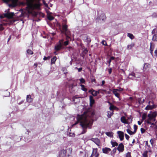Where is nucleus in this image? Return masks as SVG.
I'll return each instance as SVG.
<instances>
[{
	"mask_svg": "<svg viewBox=\"0 0 157 157\" xmlns=\"http://www.w3.org/2000/svg\"><path fill=\"white\" fill-rule=\"evenodd\" d=\"M113 92L116 97L118 98H119V94L117 92L116 89H114Z\"/></svg>",
	"mask_w": 157,
	"mask_h": 157,
	"instance_id": "412c9836",
	"label": "nucleus"
},
{
	"mask_svg": "<svg viewBox=\"0 0 157 157\" xmlns=\"http://www.w3.org/2000/svg\"><path fill=\"white\" fill-rule=\"evenodd\" d=\"M80 97H77V96H75L73 98V101L75 103H77L80 102L79 98Z\"/></svg>",
	"mask_w": 157,
	"mask_h": 157,
	"instance_id": "4468645a",
	"label": "nucleus"
},
{
	"mask_svg": "<svg viewBox=\"0 0 157 157\" xmlns=\"http://www.w3.org/2000/svg\"><path fill=\"white\" fill-rule=\"evenodd\" d=\"M132 117L131 116H130L127 118L126 119L127 124H129L131 123L132 121Z\"/></svg>",
	"mask_w": 157,
	"mask_h": 157,
	"instance_id": "6ab92c4d",
	"label": "nucleus"
},
{
	"mask_svg": "<svg viewBox=\"0 0 157 157\" xmlns=\"http://www.w3.org/2000/svg\"><path fill=\"white\" fill-rule=\"evenodd\" d=\"M27 54L30 55H32L33 54V51L30 49H28L27 50Z\"/></svg>",
	"mask_w": 157,
	"mask_h": 157,
	"instance_id": "f704fd0d",
	"label": "nucleus"
},
{
	"mask_svg": "<svg viewBox=\"0 0 157 157\" xmlns=\"http://www.w3.org/2000/svg\"><path fill=\"white\" fill-rule=\"evenodd\" d=\"M89 140L94 142L98 146H99L100 144V141L98 138H92Z\"/></svg>",
	"mask_w": 157,
	"mask_h": 157,
	"instance_id": "6e6552de",
	"label": "nucleus"
},
{
	"mask_svg": "<svg viewBox=\"0 0 157 157\" xmlns=\"http://www.w3.org/2000/svg\"><path fill=\"white\" fill-rule=\"evenodd\" d=\"M117 134H118L119 137L121 141L122 140L124 139V132L121 131H118Z\"/></svg>",
	"mask_w": 157,
	"mask_h": 157,
	"instance_id": "9d476101",
	"label": "nucleus"
},
{
	"mask_svg": "<svg viewBox=\"0 0 157 157\" xmlns=\"http://www.w3.org/2000/svg\"><path fill=\"white\" fill-rule=\"evenodd\" d=\"M78 71L79 72H80L81 71V70H82V68H78Z\"/></svg>",
	"mask_w": 157,
	"mask_h": 157,
	"instance_id": "e2e57ef3",
	"label": "nucleus"
},
{
	"mask_svg": "<svg viewBox=\"0 0 157 157\" xmlns=\"http://www.w3.org/2000/svg\"><path fill=\"white\" fill-rule=\"evenodd\" d=\"M75 85L74 86V85L73 84H72L70 87V88L71 89V90H72V89H74V87H75Z\"/></svg>",
	"mask_w": 157,
	"mask_h": 157,
	"instance_id": "864d4df0",
	"label": "nucleus"
},
{
	"mask_svg": "<svg viewBox=\"0 0 157 157\" xmlns=\"http://www.w3.org/2000/svg\"><path fill=\"white\" fill-rule=\"evenodd\" d=\"M115 57H114L112 56L110 58V59L112 60H114L115 59Z\"/></svg>",
	"mask_w": 157,
	"mask_h": 157,
	"instance_id": "13d9d810",
	"label": "nucleus"
},
{
	"mask_svg": "<svg viewBox=\"0 0 157 157\" xmlns=\"http://www.w3.org/2000/svg\"><path fill=\"white\" fill-rule=\"evenodd\" d=\"M113 113V111H112V112L110 111H108V114H107L108 117L109 118H110L111 117V116L112 115Z\"/></svg>",
	"mask_w": 157,
	"mask_h": 157,
	"instance_id": "c756f323",
	"label": "nucleus"
},
{
	"mask_svg": "<svg viewBox=\"0 0 157 157\" xmlns=\"http://www.w3.org/2000/svg\"><path fill=\"white\" fill-rule=\"evenodd\" d=\"M79 80L80 81V83H83L85 82V80L82 78L80 79Z\"/></svg>",
	"mask_w": 157,
	"mask_h": 157,
	"instance_id": "c03bdc74",
	"label": "nucleus"
},
{
	"mask_svg": "<svg viewBox=\"0 0 157 157\" xmlns=\"http://www.w3.org/2000/svg\"><path fill=\"white\" fill-rule=\"evenodd\" d=\"M49 58L48 57H44V60H47V59H48Z\"/></svg>",
	"mask_w": 157,
	"mask_h": 157,
	"instance_id": "bf43d9fd",
	"label": "nucleus"
},
{
	"mask_svg": "<svg viewBox=\"0 0 157 157\" xmlns=\"http://www.w3.org/2000/svg\"><path fill=\"white\" fill-rule=\"evenodd\" d=\"M156 107V105H147L145 109L146 110H151Z\"/></svg>",
	"mask_w": 157,
	"mask_h": 157,
	"instance_id": "f8f14e48",
	"label": "nucleus"
},
{
	"mask_svg": "<svg viewBox=\"0 0 157 157\" xmlns=\"http://www.w3.org/2000/svg\"><path fill=\"white\" fill-rule=\"evenodd\" d=\"M111 151V149L108 147H105L102 149L103 152L105 154H108Z\"/></svg>",
	"mask_w": 157,
	"mask_h": 157,
	"instance_id": "dca6fc26",
	"label": "nucleus"
},
{
	"mask_svg": "<svg viewBox=\"0 0 157 157\" xmlns=\"http://www.w3.org/2000/svg\"><path fill=\"white\" fill-rule=\"evenodd\" d=\"M106 135L110 137H112L113 136V133L112 132H105Z\"/></svg>",
	"mask_w": 157,
	"mask_h": 157,
	"instance_id": "4be33fe9",
	"label": "nucleus"
},
{
	"mask_svg": "<svg viewBox=\"0 0 157 157\" xmlns=\"http://www.w3.org/2000/svg\"><path fill=\"white\" fill-rule=\"evenodd\" d=\"M105 81H104V80H103V81H102V84H101V86H102V85H103L105 84Z\"/></svg>",
	"mask_w": 157,
	"mask_h": 157,
	"instance_id": "680f3d73",
	"label": "nucleus"
},
{
	"mask_svg": "<svg viewBox=\"0 0 157 157\" xmlns=\"http://www.w3.org/2000/svg\"><path fill=\"white\" fill-rule=\"evenodd\" d=\"M90 104L91 105H93L94 102V101L93 98V97L92 96H90Z\"/></svg>",
	"mask_w": 157,
	"mask_h": 157,
	"instance_id": "393cba45",
	"label": "nucleus"
},
{
	"mask_svg": "<svg viewBox=\"0 0 157 157\" xmlns=\"http://www.w3.org/2000/svg\"><path fill=\"white\" fill-rule=\"evenodd\" d=\"M63 40L62 39L59 40V42L57 43L55 46V49L56 51L54 52V53L56 55H57L56 51H59L63 48Z\"/></svg>",
	"mask_w": 157,
	"mask_h": 157,
	"instance_id": "423d86ee",
	"label": "nucleus"
},
{
	"mask_svg": "<svg viewBox=\"0 0 157 157\" xmlns=\"http://www.w3.org/2000/svg\"><path fill=\"white\" fill-rule=\"evenodd\" d=\"M43 3H44V4L45 5V6H48V5H47V4L44 1H43Z\"/></svg>",
	"mask_w": 157,
	"mask_h": 157,
	"instance_id": "0e129e2a",
	"label": "nucleus"
},
{
	"mask_svg": "<svg viewBox=\"0 0 157 157\" xmlns=\"http://www.w3.org/2000/svg\"><path fill=\"white\" fill-rule=\"evenodd\" d=\"M134 46V44H132L130 45H128L127 46V49H131Z\"/></svg>",
	"mask_w": 157,
	"mask_h": 157,
	"instance_id": "2f4dec72",
	"label": "nucleus"
},
{
	"mask_svg": "<svg viewBox=\"0 0 157 157\" xmlns=\"http://www.w3.org/2000/svg\"><path fill=\"white\" fill-rule=\"evenodd\" d=\"M150 66V65L147 63H145L144 67V70H146L147 68L148 67Z\"/></svg>",
	"mask_w": 157,
	"mask_h": 157,
	"instance_id": "7c9ffc66",
	"label": "nucleus"
},
{
	"mask_svg": "<svg viewBox=\"0 0 157 157\" xmlns=\"http://www.w3.org/2000/svg\"><path fill=\"white\" fill-rule=\"evenodd\" d=\"M143 122V121L142 120H141V121H138V124L139 125H140Z\"/></svg>",
	"mask_w": 157,
	"mask_h": 157,
	"instance_id": "603ef678",
	"label": "nucleus"
},
{
	"mask_svg": "<svg viewBox=\"0 0 157 157\" xmlns=\"http://www.w3.org/2000/svg\"><path fill=\"white\" fill-rule=\"evenodd\" d=\"M48 18L49 20L51 21L54 19V17L50 14H48Z\"/></svg>",
	"mask_w": 157,
	"mask_h": 157,
	"instance_id": "cd10ccee",
	"label": "nucleus"
},
{
	"mask_svg": "<svg viewBox=\"0 0 157 157\" xmlns=\"http://www.w3.org/2000/svg\"><path fill=\"white\" fill-rule=\"evenodd\" d=\"M5 3L8 4L10 7H14L18 5V0H2Z\"/></svg>",
	"mask_w": 157,
	"mask_h": 157,
	"instance_id": "39448f33",
	"label": "nucleus"
},
{
	"mask_svg": "<svg viewBox=\"0 0 157 157\" xmlns=\"http://www.w3.org/2000/svg\"><path fill=\"white\" fill-rule=\"evenodd\" d=\"M116 150H117V149L116 148H114L113 150V152L114 153H115L116 151Z\"/></svg>",
	"mask_w": 157,
	"mask_h": 157,
	"instance_id": "052dcab7",
	"label": "nucleus"
},
{
	"mask_svg": "<svg viewBox=\"0 0 157 157\" xmlns=\"http://www.w3.org/2000/svg\"><path fill=\"white\" fill-rule=\"evenodd\" d=\"M66 157H72L71 155H68L67 156H66Z\"/></svg>",
	"mask_w": 157,
	"mask_h": 157,
	"instance_id": "774afa93",
	"label": "nucleus"
},
{
	"mask_svg": "<svg viewBox=\"0 0 157 157\" xmlns=\"http://www.w3.org/2000/svg\"><path fill=\"white\" fill-rule=\"evenodd\" d=\"M66 153V151L64 149L61 150L59 153L60 155L62 157H64L65 156Z\"/></svg>",
	"mask_w": 157,
	"mask_h": 157,
	"instance_id": "a211bd4d",
	"label": "nucleus"
},
{
	"mask_svg": "<svg viewBox=\"0 0 157 157\" xmlns=\"http://www.w3.org/2000/svg\"><path fill=\"white\" fill-rule=\"evenodd\" d=\"M155 44L152 43H150V53L151 54H152L153 50L155 48Z\"/></svg>",
	"mask_w": 157,
	"mask_h": 157,
	"instance_id": "f3484780",
	"label": "nucleus"
},
{
	"mask_svg": "<svg viewBox=\"0 0 157 157\" xmlns=\"http://www.w3.org/2000/svg\"><path fill=\"white\" fill-rule=\"evenodd\" d=\"M134 132H135V133L136 132V131L137 129V126L135 124L134 125Z\"/></svg>",
	"mask_w": 157,
	"mask_h": 157,
	"instance_id": "79ce46f5",
	"label": "nucleus"
},
{
	"mask_svg": "<svg viewBox=\"0 0 157 157\" xmlns=\"http://www.w3.org/2000/svg\"><path fill=\"white\" fill-rule=\"evenodd\" d=\"M101 43L104 45H107L106 42L104 40H103L102 41Z\"/></svg>",
	"mask_w": 157,
	"mask_h": 157,
	"instance_id": "a18cd8bd",
	"label": "nucleus"
},
{
	"mask_svg": "<svg viewBox=\"0 0 157 157\" xmlns=\"http://www.w3.org/2000/svg\"><path fill=\"white\" fill-rule=\"evenodd\" d=\"M147 117V115L146 114L144 113L143 114L142 116V121H143L144 120L146 119Z\"/></svg>",
	"mask_w": 157,
	"mask_h": 157,
	"instance_id": "ea45409f",
	"label": "nucleus"
},
{
	"mask_svg": "<svg viewBox=\"0 0 157 157\" xmlns=\"http://www.w3.org/2000/svg\"><path fill=\"white\" fill-rule=\"evenodd\" d=\"M152 40L153 41H157V33L156 32V33L153 35Z\"/></svg>",
	"mask_w": 157,
	"mask_h": 157,
	"instance_id": "a878e982",
	"label": "nucleus"
},
{
	"mask_svg": "<svg viewBox=\"0 0 157 157\" xmlns=\"http://www.w3.org/2000/svg\"><path fill=\"white\" fill-rule=\"evenodd\" d=\"M37 64L36 63H35L34 64V68H35L37 67Z\"/></svg>",
	"mask_w": 157,
	"mask_h": 157,
	"instance_id": "6e6d98bb",
	"label": "nucleus"
},
{
	"mask_svg": "<svg viewBox=\"0 0 157 157\" xmlns=\"http://www.w3.org/2000/svg\"><path fill=\"white\" fill-rule=\"evenodd\" d=\"M155 31H156V32L157 33V29L156 30L155 29H154L152 31V33L154 34L155 33Z\"/></svg>",
	"mask_w": 157,
	"mask_h": 157,
	"instance_id": "3c124183",
	"label": "nucleus"
},
{
	"mask_svg": "<svg viewBox=\"0 0 157 157\" xmlns=\"http://www.w3.org/2000/svg\"><path fill=\"white\" fill-rule=\"evenodd\" d=\"M112 69L111 68H110L109 69V70H108V71H109V74H111V72H112Z\"/></svg>",
	"mask_w": 157,
	"mask_h": 157,
	"instance_id": "5fc2aeb1",
	"label": "nucleus"
},
{
	"mask_svg": "<svg viewBox=\"0 0 157 157\" xmlns=\"http://www.w3.org/2000/svg\"><path fill=\"white\" fill-rule=\"evenodd\" d=\"M27 3V11L29 14H33L34 9H38L40 6V0H26Z\"/></svg>",
	"mask_w": 157,
	"mask_h": 157,
	"instance_id": "f03ea898",
	"label": "nucleus"
},
{
	"mask_svg": "<svg viewBox=\"0 0 157 157\" xmlns=\"http://www.w3.org/2000/svg\"><path fill=\"white\" fill-rule=\"evenodd\" d=\"M14 15V14L13 13L8 12L3 14L0 15V18L1 19V21H4V20L3 19V18L4 17H6L7 20H8L7 21L9 22L8 23L12 24L14 23L16 21L13 17Z\"/></svg>",
	"mask_w": 157,
	"mask_h": 157,
	"instance_id": "7ed1b4c3",
	"label": "nucleus"
},
{
	"mask_svg": "<svg viewBox=\"0 0 157 157\" xmlns=\"http://www.w3.org/2000/svg\"><path fill=\"white\" fill-rule=\"evenodd\" d=\"M111 61V60L110 59H109V65L110 64Z\"/></svg>",
	"mask_w": 157,
	"mask_h": 157,
	"instance_id": "69168bd1",
	"label": "nucleus"
},
{
	"mask_svg": "<svg viewBox=\"0 0 157 157\" xmlns=\"http://www.w3.org/2000/svg\"><path fill=\"white\" fill-rule=\"evenodd\" d=\"M140 130H141V132L142 133H144L145 131V129L144 128H141Z\"/></svg>",
	"mask_w": 157,
	"mask_h": 157,
	"instance_id": "09e8293b",
	"label": "nucleus"
},
{
	"mask_svg": "<svg viewBox=\"0 0 157 157\" xmlns=\"http://www.w3.org/2000/svg\"><path fill=\"white\" fill-rule=\"evenodd\" d=\"M81 89L82 90L85 91H86L87 90V89L85 87L84 85H81Z\"/></svg>",
	"mask_w": 157,
	"mask_h": 157,
	"instance_id": "4c0bfd02",
	"label": "nucleus"
},
{
	"mask_svg": "<svg viewBox=\"0 0 157 157\" xmlns=\"http://www.w3.org/2000/svg\"><path fill=\"white\" fill-rule=\"evenodd\" d=\"M125 136L126 138V139L127 140H128L129 138V136L128 135L126 134H125Z\"/></svg>",
	"mask_w": 157,
	"mask_h": 157,
	"instance_id": "de8ad7c7",
	"label": "nucleus"
},
{
	"mask_svg": "<svg viewBox=\"0 0 157 157\" xmlns=\"http://www.w3.org/2000/svg\"><path fill=\"white\" fill-rule=\"evenodd\" d=\"M116 90H117V91L118 92H121L122 90H123V89H122V88H120L118 89H116Z\"/></svg>",
	"mask_w": 157,
	"mask_h": 157,
	"instance_id": "8fccbe9b",
	"label": "nucleus"
},
{
	"mask_svg": "<svg viewBox=\"0 0 157 157\" xmlns=\"http://www.w3.org/2000/svg\"><path fill=\"white\" fill-rule=\"evenodd\" d=\"M61 32L64 34L66 36V40H71L70 32L67 29V25L63 23Z\"/></svg>",
	"mask_w": 157,
	"mask_h": 157,
	"instance_id": "20e7f679",
	"label": "nucleus"
},
{
	"mask_svg": "<svg viewBox=\"0 0 157 157\" xmlns=\"http://www.w3.org/2000/svg\"><path fill=\"white\" fill-rule=\"evenodd\" d=\"M67 40L66 41L64 42H63V44L64 46H66V45H67L68 44V41H69V40H70V39H68V40Z\"/></svg>",
	"mask_w": 157,
	"mask_h": 157,
	"instance_id": "e433bc0d",
	"label": "nucleus"
},
{
	"mask_svg": "<svg viewBox=\"0 0 157 157\" xmlns=\"http://www.w3.org/2000/svg\"><path fill=\"white\" fill-rule=\"evenodd\" d=\"M127 36L131 39H133L134 38V37L133 34L130 33H128Z\"/></svg>",
	"mask_w": 157,
	"mask_h": 157,
	"instance_id": "bb28decb",
	"label": "nucleus"
},
{
	"mask_svg": "<svg viewBox=\"0 0 157 157\" xmlns=\"http://www.w3.org/2000/svg\"><path fill=\"white\" fill-rule=\"evenodd\" d=\"M82 37L84 40H86L88 39L87 36L86 35H82Z\"/></svg>",
	"mask_w": 157,
	"mask_h": 157,
	"instance_id": "58836bf2",
	"label": "nucleus"
},
{
	"mask_svg": "<svg viewBox=\"0 0 157 157\" xmlns=\"http://www.w3.org/2000/svg\"><path fill=\"white\" fill-rule=\"evenodd\" d=\"M127 132L130 135H132L134 134L135 133V132H134V131L132 132L129 129H127Z\"/></svg>",
	"mask_w": 157,
	"mask_h": 157,
	"instance_id": "c85d7f7f",
	"label": "nucleus"
},
{
	"mask_svg": "<svg viewBox=\"0 0 157 157\" xmlns=\"http://www.w3.org/2000/svg\"><path fill=\"white\" fill-rule=\"evenodd\" d=\"M147 117H148V119L145 121V122H146L147 124H151V122L150 121H151L153 120V121H155V119H153V118L150 116V114H148Z\"/></svg>",
	"mask_w": 157,
	"mask_h": 157,
	"instance_id": "1a4fd4ad",
	"label": "nucleus"
},
{
	"mask_svg": "<svg viewBox=\"0 0 157 157\" xmlns=\"http://www.w3.org/2000/svg\"><path fill=\"white\" fill-rule=\"evenodd\" d=\"M154 53L156 56H157V48L155 51Z\"/></svg>",
	"mask_w": 157,
	"mask_h": 157,
	"instance_id": "4d7b16f0",
	"label": "nucleus"
},
{
	"mask_svg": "<svg viewBox=\"0 0 157 157\" xmlns=\"http://www.w3.org/2000/svg\"><path fill=\"white\" fill-rule=\"evenodd\" d=\"M157 115V112L156 111L154 112L152 114H150V116H151L153 119H155L154 118L156 117Z\"/></svg>",
	"mask_w": 157,
	"mask_h": 157,
	"instance_id": "5701e85b",
	"label": "nucleus"
},
{
	"mask_svg": "<svg viewBox=\"0 0 157 157\" xmlns=\"http://www.w3.org/2000/svg\"><path fill=\"white\" fill-rule=\"evenodd\" d=\"M109 109L111 110H113L114 109L118 110V108H117L116 106L113 105H111L109 107Z\"/></svg>",
	"mask_w": 157,
	"mask_h": 157,
	"instance_id": "b1692460",
	"label": "nucleus"
},
{
	"mask_svg": "<svg viewBox=\"0 0 157 157\" xmlns=\"http://www.w3.org/2000/svg\"><path fill=\"white\" fill-rule=\"evenodd\" d=\"M111 143L113 147H114L115 146L118 145V144L116 142L111 141Z\"/></svg>",
	"mask_w": 157,
	"mask_h": 157,
	"instance_id": "72a5a7b5",
	"label": "nucleus"
},
{
	"mask_svg": "<svg viewBox=\"0 0 157 157\" xmlns=\"http://www.w3.org/2000/svg\"><path fill=\"white\" fill-rule=\"evenodd\" d=\"M151 103L152 104H153V102H151V101H149V103H148V104L149 105H150V104H151Z\"/></svg>",
	"mask_w": 157,
	"mask_h": 157,
	"instance_id": "338daca9",
	"label": "nucleus"
},
{
	"mask_svg": "<svg viewBox=\"0 0 157 157\" xmlns=\"http://www.w3.org/2000/svg\"><path fill=\"white\" fill-rule=\"evenodd\" d=\"M94 115V112L92 111L85 112L82 115H78L77 116V121L72 126H74L80 122V125L83 129L82 133L84 134L86 132V129L87 128H91Z\"/></svg>",
	"mask_w": 157,
	"mask_h": 157,
	"instance_id": "f257e3e1",
	"label": "nucleus"
},
{
	"mask_svg": "<svg viewBox=\"0 0 157 157\" xmlns=\"http://www.w3.org/2000/svg\"><path fill=\"white\" fill-rule=\"evenodd\" d=\"M26 100V101L29 103L32 102L33 101V99L30 95L27 96Z\"/></svg>",
	"mask_w": 157,
	"mask_h": 157,
	"instance_id": "2eb2a0df",
	"label": "nucleus"
},
{
	"mask_svg": "<svg viewBox=\"0 0 157 157\" xmlns=\"http://www.w3.org/2000/svg\"><path fill=\"white\" fill-rule=\"evenodd\" d=\"M99 154L98 152L97 148H93V151L90 157H98Z\"/></svg>",
	"mask_w": 157,
	"mask_h": 157,
	"instance_id": "0eeeda50",
	"label": "nucleus"
},
{
	"mask_svg": "<svg viewBox=\"0 0 157 157\" xmlns=\"http://www.w3.org/2000/svg\"><path fill=\"white\" fill-rule=\"evenodd\" d=\"M148 151H145L143 154V156L144 157H147V154Z\"/></svg>",
	"mask_w": 157,
	"mask_h": 157,
	"instance_id": "a19ab883",
	"label": "nucleus"
},
{
	"mask_svg": "<svg viewBox=\"0 0 157 157\" xmlns=\"http://www.w3.org/2000/svg\"><path fill=\"white\" fill-rule=\"evenodd\" d=\"M117 150L120 152H122L124 150V146L122 143L119 144Z\"/></svg>",
	"mask_w": 157,
	"mask_h": 157,
	"instance_id": "ddd939ff",
	"label": "nucleus"
},
{
	"mask_svg": "<svg viewBox=\"0 0 157 157\" xmlns=\"http://www.w3.org/2000/svg\"><path fill=\"white\" fill-rule=\"evenodd\" d=\"M136 74L134 72H132L131 74H129L128 75V78L132 79H134L135 78H139V76H136Z\"/></svg>",
	"mask_w": 157,
	"mask_h": 157,
	"instance_id": "9b49d317",
	"label": "nucleus"
},
{
	"mask_svg": "<svg viewBox=\"0 0 157 157\" xmlns=\"http://www.w3.org/2000/svg\"><path fill=\"white\" fill-rule=\"evenodd\" d=\"M126 157H132L131 155V153L128 152L126 155Z\"/></svg>",
	"mask_w": 157,
	"mask_h": 157,
	"instance_id": "37998d69",
	"label": "nucleus"
},
{
	"mask_svg": "<svg viewBox=\"0 0 157 157\" xmlns=\"http://www.w3.org/2000/svg\"><path fill=\"white\" fill-rule=\"evenodd\" d=\"M91 94L94 96H96L97 95V92L94 90H93L92 91Z\"/></svg>",
	"mask_w": 157,
	"mask_h": 157,
	"instance_id": "c9c22d12",
	"label": "nucleus"
},
{
	"mask_svg": "<svg viewBox=\"0 0 157 157\" xmlns=\"http://www.w3.org/2000/svg\"><path fill=\"white\" fill-rule=\"evenodd\" d=\"M4 28L2 26V24H1L0 25V31H1L4 30Z\"/></svg>",
	"mask_w": 157,
	"mask_h": 157,
	"instance_id": "49530a36",
	"label": "nucleus"
},
{
	"mask_svg": "<svg viewBox=\"0 0 157 157\" xmlns=\"http://www.w3.org/2000/svg\"><path fill=\"white\" fill-rule=\"evenodd\" d=\"M121 121L122 123L125 124H127L126 119L124 116H122L121 118Z\"/></svg>",
	"mask_w": 157,
	"mask_h": 157,
	"instance_id": "aec40b11",
	"label": "nucleus"
},
{
	"mask_svg": "<svg viewBox=\"0 0 157 157\" xmlns=\"http://www.w3.org/2000/svg\"><path fill=\"white\" fill-rule=\"evenodd\" d=\"M56 59V57H55L53 58H52L51 60V62L52 64H53L55 63Z\"/></svg>",
	"mask_w": 157,
	"mask_h": 157,
	"instance_id": "473e14b6",
	"label": "nucleus"
}]
</instances>
